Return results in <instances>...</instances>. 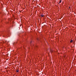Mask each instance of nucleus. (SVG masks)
Listing matches in <instances>:
<instances>
[{"mask_svg": "<svg viewBox=\"0 0 76 76\" xmlns=\"http://www.w3.org/2000/svg\"><path fill=\"white\" fill-rule=\"evenodd\" d=\"M41 16H42V17H43L44 15H42H42H41Z\"/></svg>", "mask_w": 76, "mask_h": 76, "instance_id": "f257e3e1", "label": "nucleus"}, {"mask_svg": "<svg viewBox=\"0 0 76 76\" xmlns=\"http://www.w3.org/2000/svg\"><path fill=\"white\" fill-rule=\"evenodd\" d=\"M0 45H3V43H0Z\"/></svg>", "mask_w": 76, "mask_h": 76, "instance_id": "f03ea898", "label": "nucleus"}, {"mask_svg": "<svg viewBox=\"0 0 76 76\" xmlns=\"http://www.w3.org/2000/svg\"><path fill=\"white\" fill-rule=\"evenodd\" d=\"M16 72H19V70H17L16 71Z\"/></svg>", "mask_w": 76, "mask_h": 76, "instance_id": "7ed1b4c3", "label": "nucleus"}, {"mask_svg": "<svg viewBox=\"0 0 76 76\" xmlns=\"http://www.w3.org/2000/svg\"><path fill=\"white\" fill-rule=\"evenodd\" d=\"M61 1H62L61 0V1H59V3H61Z\"/></svg>", "mask_w": 76, "mask_h": 76, "instance_id": "20e7f679", "label": "nucleus"}, {"mask_svg": "<svg viewBox=\"0 0 76 76\" xmlns=\"http://www.w3.org/2000/svg\"><path fill=\"white\" fill-rule=\"evenodd\" d=\"M71 42H73V40H72L70 41Z\"/></svg>", "mask_w": 76, "mask_h": 76, "instance_id": "39448f33", "label": "nucleus"}]
</instances>
